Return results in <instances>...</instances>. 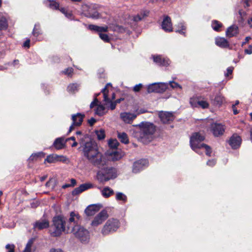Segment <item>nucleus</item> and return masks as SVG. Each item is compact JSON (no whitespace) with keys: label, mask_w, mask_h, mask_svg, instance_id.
Segmentation results:
<instances>
[{"label":"nucleus","mask_w":252,"mask_h":252,"mask_svg":"<svg viewBox=\"0 0 252 252\" xmlns=\"http://www.w3.org/2000/svg\"><path fill=\"white\" fill-rule=\"evenodd\" d=\"M81 140V148L84 157L93 164L100 165L102 161L103 155L98 151L96 143L89 136H84Z\"/></svg>","instance_id":"obj_1"},{"label":"nucleus","mask_w":252,"mask_h":252,"mask_svg":"<svg viewBox=\"0 0 252 252\" xmlns=\"http://www.w3.org/2000/svg\"><path fill=\"white\" fill-rule=\"evenodd\" d=\"M139 126L140 128L139 140L145 144L149 143L154 138V134L156 131L155 126L149 122H142Z\"/></svg>","instance_id":"obj_2"},{"label":"nucleus","mask_w":252,"mask_h":252,"mask_svg":"<svg viewBox=\"0 0 252 252\" xmlns=\"http://www.w3.org/2000/svg\"><path fill=\"white\" fill-rule=\"evenodd\" d=\"M204 139L205 137L204 135H201L198 132L194 133L190 138V145L191 149L197 153L198 152V149L204 148L206 151V155L210 157L212 153L210 147L204 143H201V142Z\"/></svg>","instance_id":"obj_3"},{"label":"nucleus","mask_w":252,"mask_h":252,"mask_svg":"<svg viewBox=\"0 0 252 252\" xmlns=\"http://www.w3.org/2000/svg\"><path fill=\"white\" fill-rule=\"evenodd\" d=\"M53 224L50 230V234L53 237L60 236L65 230V220L62 215L55 216L53 219Z\"/></svg>","instance_id":"obj_4"},{"label":"nucleus","mask_w":252,"mask_h":252,"mask_svg":"<svg viewBox=\"0 0 252 252\" xmlns=\"http://www.w3.org/2000/svg\"><path fill=\"white\" fill-rule=\"evenodd\" d=\"M72 232L75 237L78 238L81 242L85 243L88 242L90 235L87 229L80 225H75L72 227Z\"/></svg>","instance_id":"obj_5"},{"label":"nucleus","mask_w":252,"mask_h":252,"mask_svg":"<svg viewBox=\"0 0 252 252\" xmlns=\"http://www.w3.org/2000/svg\"><path fill=\"white\" fill-rule=\"evenodd\" d=\"M119 227V220L114 218L110 219L105 223L101 232L103 235H106L111 232L116 231Z\"/></svg>","instance_id":"obj_6"},{"label":"nucleus","mask_w":252,"mask_h":252,"mask_svg":"<svg viewBox=\"0 0 252 252\" xmlns=\"http://www.w3.org/2000/svg\"><path fill=\"white\" fill-rule=\"evenodd\" d=\"M82 13L86 17L96 19L99 18V14L95 9L93 5H83L82 6Z\"/></svg>","instance_id":"obj_7"},{"label":"nucleus","mask_w":252,"mask_h":252,"mask_svg":"<svg viewBox=\"0 0 252 252\" xmlns=\"http://www.w3.org/2000/svg\"><path fill=\"white\" fill-rule=\"evenodd\" d=\"M168 84L165 83H155L150 84L147 87V92L149 93H162L168 88Z\"/></svg>","instance_id":"obj_8"},{"label":"nucleus","mask_w":252,"mask_h":252,"mask_svg":"<svg viewBox=\"0 0 252 252\" xmlns=\"http://www.w3.org/2000/svg\"><path fill=\"white\" fill-rule=\"evenodd\" d=\"M105 89H102L101 91V93L103 94V101L105 102L104 105L107 106L108 109L113 110L116 108V105L123 101L124 98H120L114 101L111 100V99L108 97V95L105 93Z\"/></svg>","instance_id":"obj_9"},{"label":"nucleus","mask_w":252,"mask_h":252,"mask_svg":"<svg viewBox=\"0 0 252 252\" xmlns=\"http://www.w3.org/2000/svg\"><path fill=\"white\" fill-rule=\"evenodd\" d=\"M225 129V126L220 123H213L210 126V130L215 137H219L222 135Z\"/></svg>","instance_id":"obj_10"},{"label":"nucleus","mask_w":252,"mask_h":252,"mask_svg":"<svg viewBox=\"0 0 252 252\" xmlns=\"http://www.w3.org/2000/svg\"><path fill=\"white\" fill-rule=\"evenodd\" d=\"M109 217L107 211L105 210H102L94 219L91 225L94 227L97 226L101 224Z\"/></svg>","instance_id":"obj_11"},{"label":"nucleus","mask_w":252,"mask_h":252,"mask_svg":"<svg viewBox=\"0 0 252 252\" xmlns=\"http://www.w3.org/2000/svg\"><path fill=\"white\" fill-rule=\"evenodd\" d=\"M84 117L85 115L80 113L72 115L71 119L72 120V124L69 127L68 133L71 132L74 129V126H81Z\"/></svg>","instance_id":"obj_12"},{"label":"nucleus","mask_w":252,"mask_h":252,"mask_svg":"<svg viewBox=\"0 0 252 252\" xmlns=\"http://www.w3.org/2000/svg\"><path fill=\"white\" fill-rule=\"evenodd\" d=\"M49 221L46 219H42L36 221L33 224V229L34 231L41 230L49 227Z\"/></svg>","instance_id":"obj_13"},{"label":"nucleus","mask_w":252,"mask_h":252,"mask_svg":"<svg viewBox=\"0 0 252 252\" xmlns=\"http://www.w3.org/2000/svg\"><path fill=\"white\" fill-rule=\"evenodd\" d=\"M148 165V161L146 159H141L134 162L133 172L136 173L141 171Z\"/></svg>","instance_id":"obj_14"},{"label":"nucleus","mask_w":252,"mask_h":252,"mask_svg":"<svg viewBox=\"0 0 252 252\" xmlns=\"http://www.w3.org/2000/svg\"><path fill=\"white\" fill-rule=\"evenodd\" d=\"M162 29L166 32H170L173 31L171 19L168 16H164L161 23Z\"/></svg>","instance_id":"obj_15"},{"label":"nucleus","mask_w":252,"mask_h":252,"mask_svg":"<svg viewBox=\"0 0 252 252\" xmlns=\"http://www.w3.org/2000/svg\"><path fill=\"white\" fill-rule=\"evenodd\" d=\"M241 137L237 135H233L228 141V143L233 149L238 148L241 144Z\"/></svg>","instance_id":"obj_16"},{"label":"nucleus","mask_w":252,"mask_h":252,"mask_svg":"<svg viewBox=\"0 0 252 252\" xmlns=\"http://www.w3.org/2000/svg\"><path fill=\"white\" fill-rule=\"evenodd\" d=\"M159 117L161 121L164 124L170 123L174 119L173 114L168 112L160 113L159 114Z\"/></svg>","instance_id":"obj_17"},{"label":"nucleus","mask_w":252,"mask_h":252,"mask_svg":"<svg viewBox=\"0 0 252 252\" xmlns=\"http://www.w3.org/2000/svg\"><path fill=\"white\" fill-rule=\"evenodd\" d=\"M93 185L91 183H85L81 185L79 187L76 188L72 191L73 196L77 195L84 191L93 188Z\"/></svg>","instance_id":"obj_18"},{"label":"nucleus","mask_w":252,"mask_h":252,"mask_svg":"<svg viewBox=\"0 0 252 252\" xmlns=\"http://www.w3.org/2000/svg\"><path fill=\"white\" fill-rule=\"evenodd\" d=\"M153 58L154 62L159 65L167 66L170 63L168 59L162 58L160 55L153 56Z\"/></svg>","instance_id":"obj_19"},{"label":"nucleus","mask_w":252,"mask_h":252,"mask_svg":"<svg viewBox=\"0 0 252 252\" xmlns=\"http://www.w3.org/2000/svg\"><path fill=\"white\" fill-rule=\"evenodd\" d=\"M137 115L134 113L124 112L122 113L120 115L121 118L122 120L128 124L132 123L134 119L136 117Z\"/></svg>","instance_id":"obj_20"},{"label":"nucleus","mask_w":252,"mask_h":252,"mask_svg":"<svg viewBox=\"0 0 252 252\" xmlns=\"http://www.w3.org/2000/svg\"><path fill=\"white\" fill-rule=\"evenodd\" d=\"M107 155H108V158L113 161L118 160L123 157L122 152L117 150L107 151Z\"/></svg>","instance_id":"obj_21"},{"label":"nucleus","mask_w":252,"mask_h":252,"mask_svg":"<svg viewBox=\"0 0 252 252\" xmlns=\"http://www.w3.org/2000/svg\"><path fill=\"white\" fill-rule=\"evenodd\" d=\"M101 205L93 204L89 206L85 210V212L88 216H91L94 215L96 212H98Z\"/></svg>","instance_id":"obj_22"},{"label":"nucleus","mask_w":252,"mask_h":252,"mask_svg":"<svg viewBox=\"0 0 252 252\" xmlns=\"http://www.w3.org/2000/svg\"><path fill=\"white\" fill-rule=\"evenodd\" d=\"M65 158L63 156H59L56 154H52L48 156L45 159L44 162L48 163H54L58 161H64Z\"/></svg>","instance_id":"obj_23"},{"label":"nucleus","mask_w":252,"mask_h":252,"mask_svg":"<svg viewBox=\"0 0 252 252\" xmlns=\"http://www.w3.org/2000/svg\"><path fill=\"white\" fill-rule=\"evenodd\" d=\"M117 177L116 175L111 174L109 176L108 174H97L96 176V179L101 183H104L110 179H114Z\"/></svg>","instance_id":"obj_24"},{"label":"nucleus","mask_w":252,"mask_h":252,"mask_svg":"<svg viewBox=\"0 0 252 252\" xmlns=\"http://www.w3.org/2000/svg\"><path fill=\"white\" fill-rule=\"evenodd\" d=\"M215 44L222 48H228L229 46L228 41L225 38L219 36L215 38Z\"/></svg>","instance_id":"obj_25"},{"label":"nucleus","mask_w":252,"mask_h":252,"mask_svg":"<svg viewBox=\"0 0 252 252\" xmlns=\"http://www.w3.org/2000/svg\"><path fill=\"white\" fill-rule=\"evenodd\" d=\"M43 2L46 7L51 9H59L60 4L56 0H44Z\"/></svg>","instance_id":"obj_26"},{"label":"nucleus","mask_w":252,"mask_h":252,"mask_svg":"<svg viewBox=\"0 0 252 252\" xmlns=\"http://www.w3.org/2000/svg\"><path fill=\"white\" fill-rule=\"evenodd\" d=\"M238 33V28L235 25L229 27L226 31V35L228 37L235 36Z\"/></svg>","instance_id":"obj_27"},{"label":"nucleus","mask_w":252,"mask_h":252,"mask_svg":"<svg viewBox=\"0 0 252 252\" xmlns=\"http://www.w3.org/2000/svg\"><path fill=\"white\" fill-rule=\"evenodd\" d=\"M88 29L91 31L97 32L98 33L108 31L107 26L99 27L94 25H90L88 26Z\"/></svg>","instance_id":"obj_28"},{"label":"nucleus","mask_w":252,"mask_h":252,"mask_svg":"<svg viewBox=\"0 0 252 252\" xmlns=\"http://www.w3.org/2000/svg\"><path fill=\"white\" fill-rule=\"evenodd\" d=\"M149 13V12L148 10H142L140 13L132 17V20L136 22H139L142 20L144 17L148 16Z\"/></svg>","instance_id":"obj_29"},{"label":"nucleus","mask_w":252,"mask_h":252,"mask_svg":"<svg viewBox=\"0 0 252 252\" xmlns=\"http://www.w3.org/2000/svg\"><path fill=\"white\" fill-rule=\"evenodd\" d=\"M45 154L42 152L32 154L28 159L29 162L37 161L40 158L44 157Z\"/></svg>","instance_id":"obj_30"},{"label":"nucleus","mask_w":252,"mask_h":252,"mask_svg":"<svg viewBox=\"0 0 252 252\" xmlns=\"http://www.w3.org/2000/svg\"><path fill=\"white\" fill-rule=\"evenodd\" d=\"M80 219V217L78 214L74 212H70V217L68 219V222L70 223L69 225H71L72 223H73V225L75 223H78Z\"/></svg>","instance_id":"obj_31"},{"label":"nucleus","mask_w":252,"mask_h":252,"mask_svg":"<svg viewBox=\"0 0 252 252\" xmlns=\"http://www.w3.org/2000/svg\"><path fill=\"white\" fill-rule=\"evenodd\" d=\"M107 109H109L107 106L105 105V106H104L102 104L98 105L95 110V114L99 116H103L107 113Z\"/></svg>","instance_id":"obj_32"},{"label":"nucleus","mask_w":252,"mask_h":252,"mask_svg":"<svg viewBox=\"0 0 252 252\" xmlns=\"http://www.w3.org/2000/svg\"><path fill=\"white\" fill-rule=\"evenodd\" d=\"M64 137H61L57 138L54 141L53 145L55 147L58 149L60 150L63 149L64 146Z\"/></svg>","instance_id":"obj_33"},{"label":"nucleus","mask_w":252,"mask_h":252,"mask_svg":"<svg viewBox=\"0 0 252 252\" xmlns=\"http://www.w3.org/2000/svg\"><path fill=\"white\" fill-rule=\"evenodd\" d=\"M176 27V32H179V33L186 36L185 31L186 30V26H185V23L183 22L179 23Z\"/></svg>","instance_id":"obj_34"},{"label":"nucleus","mask_w":252,"mask_h":252,"mask_svg":"<svg viewBox=\"0 0 252 252\" xmlns=\"http://www.w3.org/2000/svg\"><path fill=\"white\" fill-rule=\"evenodd\" d=\"M211 99L214 105L219 106L221 105L224 100L223 97L220 94H216L214 99L211 98Z\"/></svg>","instance_id":"obj_35"},{"label":"nucleus","mask_w":252,"mask_h":252,"mask_svg":"<svg viewBox=\"0 0 252 252\" xmlns=\"http://www.w3.org/2000/svg\"><path fill=\"white\" fill-rule=\"evenodd\" d=\"M8 27V23L5 17L0 14V30H5Z\"/></svg>","instance_id":"obj_36"},{"label":"nucleus","mask_w":252,"mask_h":252,"mask_svg":"<svg viewBox=\"0 0 252 252\" xmlns=\"http://www.w3.org/2000/svg\"><path fill=\"white\" fill-rule=\"evenodd\" d=\"M118 137L123 143L126 144L129 143L127 135L125 132H119L118 133Z\"/></svg>","instance_id":"obj_37"},{"label":"nucleus","mask_w":252,"mask_h":252,"mask_svg":"<svg viewBox=\"0 0 252 252\" xmlns=\"http://www.w3.org/2000/svg\"><path fill=\"white\" fill-rule=\"evenodd\" d=\"M114 191L112 189L108 187H105L102 190L101 193L103 196L107 198L110 197L114 193Z\"/></svg>","instance_id":"obj_38"},{"label":"nucleus","mask_w":252,"mask_h":252,"mask_svg":"<svg viewBox=\"0 0 252 252\" xmlns=\"http://www.w3.org/2000/svg\"><path fill=\"white\" fill-rule=\"evenodd\" d=\"M209 106L208 102L204 98H201L199 97V101L198 102V107H200L203 109L208 108Z\"/></svg>","instance_id":"obj_39"},{"label":"nucleus","mask_w":252,"mask_h":252,"mask_svg":"<svg viewBox=\"0 0 252 252\" xmlns=\"http://www.w3.org/2000/svg\"><path fill=\"white\" fill-rule=\"evenodd\" d=\"M108 144L109 147L112 149V151L116 150V149L117 148L119 145V143L116 139H110L108 141Z\"/></svg>","instance_id":"obj_40"},{"label":"nucleus","mask_w":252,"mask_h":252,"mask_svg":"<svg viewBox=\"0 0 252 252\" xmlns=\"http://www.w3.org/2000/svg\"><path fill=\"white\" fill-rule=\"evenodd\" d=\"M222 26V24L217 20H213L212 22V27L215 31L219 32L220 31V28Z\"/></svg>","instance_id":"obj_41"},{"label":"nucleus","mask_w":252,"mask_h":252,"mask_svg":"<svg viewBox=\"0 0 252 252\" xmlns=\"http://www.w3.org/2000/svg\"><path fill=\"white\" fill-rule=\"evenodd\" d=\"M32 33L34 36H38L39 34H41L40 25L39 23H36L35 24Z\"/></svg>","instance_id":"obj_42"},{"label":"nucleus","mask_w":252,"mask_h":252,"mask_svg":"<svg viewBox=\"0 0 252 252\" xmlns=\"http://www.w3.org/2000/svg\"><path fill=\"white\" fill-rule=\"evenodd\" d=\"M79 88V85L77 83H72L70 84L67 87V91L70 93H73L77 91Z\"/></svg>","instance_id":"obj_43"},{"label":"nucleus","mask_w":252,"mask_h":252,"mask_svg":"<svg viewBox=\"0 0 252 252\" xmlns=\"http://www.w3.org/2000/svg\"><path fill=\"white\" fill-rule=\"evenodd\" d=\"M95 133L98 140H102L105 137V131L103 129H101L99 130H96Z\"/></svg>","instance_id":"obj_44"},{"label":"nucleus","mask_w":252,"mask_h":252,"mask_svg":"<svg viewBox=\"0 0 252 252\" xmlns=\"http://www.w3.org/2000/svg\"><path fill=\"white\" fill-rule=\"evenodd\" d=\"M199 97H192L190 99L189 103L192 107H198V102Z\"/></svg>","instance_id":"obj_45"},{"label":"nucleus","mask_w":252,"mask_h":252,"mask_svg":"<svg viewBox=\"0 0 252 252\" xmlns=\"http://www.w3.org/2000/svg\"><path fill=\"white\" fill-rule=\"evenodd\" d=\"M116 199L118 200H122L126 202L127 200V197L122 192H118L116 194Z\"/></svg>","instance_id":"obj_46"},{"label":"nucleus","mask_w":252,"mask_h":252,"mask_svg":"<svg viewBox=\"0 0 252 252\" xmlns=\"http://www.w3.org/2000/svg\"><path fill=\"white\" fill-rule=\"evenodd\" d=\"M100 93L98 94H94V100L91 103L90 107V108H93L95 106H96L97 104V103L98 102V100L97 98V97L99 95Z\"/></svg>","instance_id":"obj_47"},{"label":"nucleus","mask_w":252,"mask_h":252,"mask_svg":"<svg viewBox=\"0 0 252 252\" xmlns=\"http://www.w3.org/2000/svg\"><path fill=\"white\" fill-rule=\"evenodd\" d=\"M99 37L104 41L108 42L110 40V38L107 34L105 33H102V32H100L99 33Z\"/></svg>","instance_id":"obj_48"},{"label":"nucleus","mask_w":252,"mask_h":252,"mask_svg":"<svg viewBox=\"0 0 252 252\" xmlns=\"http://www.w3.org/2000/svg\"><path fill=\"white\" fill-rule=\"evenodd\" d=\"M169 85H170V86L172 88V89H182V87L179 84H178L176 82H175L174 81H170L169 82Z\"/></svg>","instance_id":"obj_49"},{"label":"nucleus","mask_w":252,"mask_h":252,"mask_svg":"<svg viewBox=\"0 0 252 252\" xmlns=\"http://www.w3.org/2000/svg\"><path fill=\"white\" fill-rule=\"evenodd\" d=\"M76 138L77 140L79 141L80 144H81V138L84 136H89L88 135H84L82 133V132L80 131H78L76 132Z\"/></svg>","instance_id":"obj_50"},{"label":"nucleus","mask_w":252,"mask_h":252,"mask_svg":"<svg viewBox=\"0 0 252 252\" xmlns=\"http://www.w3.org/2000/svg\"><path fill=\"white\" fill-rule=\"evenodd\" d=\"M5 248L8 250L7 252H14L15 246L13 244L6 245Z\"/></svg>","instance_id":"obj_51"},{"label":"nucleus","mask_w":252,"mask_h":252,"mask_svg":"<svg viewBox=\"0 0 252 252\" xmlns=\"http://www.w3.org/2000/svg\"><path fill=\"white\" fill-rule=\"evenodd\" d=\"M33 244V240H30L28 243L26 245V248L25 249V250H30L31 251V248L32 246V245Z\"/></svg>","instance_id":"obj_52"},{"label":"nucleus","mask_w":252,"mask_h":252,"mask_svg":"<svg viewBox=\"0 0 252 252\" xmlns=\"http://www.w3.org/2000/svg\"><path fill=\"white\" fill-rule=\"evenodd\" d=\"M142 87L143 85L141 83L137 84L134 86L133 90L135 92H138L141 90Z\"/></svg>","instance_id":"obj_53"},{"label":"nucleus","mask_w":252,"mask_h":252,"mask_svg":"<svg viewBox=\"0 0 252 252\" xmlns=\"http://www.w3.org/2000/svg\"><path fill=\"white\" fill-rule=\"evenodd\" d=\"M73 69L72 67H68V68L65 69L63 71V73L66 75H70L73 72Z\"/></svg>","instance_id":"obj_54"},{"label":"nucleus","mask_w":252,"mask_h":252,"mask_svg":"<svg viewBox=\"0 0 252 252\" xmlns=\"http://www.w3.org/2000/svg\"><path fill=\"white\" fill-rule=\"evenodd\" d=\"M216 163V160L215 159H210L207 162V164L210 166H213L215 165Z\"/></svg>","instance_id":"obj_55"},{"label":"nucleus","mask_w":252,"mask_h":252,"mask_svg":"<svg viewBox=\"0 0 252 252\" xmlns=\"http://www.w3.org/2000/svg\"><path fill=\"white\" fill-rule=\"evenodd\" d=\"M246 54L251 55L252 54V45H249L248 49H246L244 51Z\"/></svg>","instance_id":"obj_56"},{"label":"nucleus","mask_w":252,"mask_h":252,"mask_svg":"<svg viewBox=\"0 0 252 252\" xmlns=\"http://www.w3.org/2000/svg\"><path fill=\"white\" fill-rule=\"evenodd\" d=\"M23 46L25 48H29L30 47V40L27 39L26 41L23 43Z\"/></svg>","instance_id":"obj_57"},{"label":"nucleus","mask_w":252,"mask_h":252,"mask_svg":"<svg viewBox=\"0 0 252 252\" xmlns=\"http://www.w3.org/2000/svg\"><path fill=\"white\" fill-rule=\"evenodd\" d=\"M96 122V120L94 118H91L88 120V123L90 126H93Z\"/></svg>","instance_id":"obj_58"},{"label":"nucleus","mask_w":252,"mask_h":252,"mask_svg":"<svg viewBox=\"0 0 252 252\" xmlns=\"http://www.w3.org/2000/svg\"><path fill=\"white\" fill-rule=\"evenodd\" d=\"M233 68L232 67H229L227 69V73L225 74V76H228L232 73Z\"/></svg>","instance_id":"obj_59"},{"label":"nucleus","mask_w":252,"mask_h":252,"mask_svg":"<svg viewBox=\"0 0 252 252\" xmlns=\"http://www.w3.org/2000/svg\"><path fill=\"white\" fill-rule=\"evenodd\" d=\"M251 39V37L250 36H247L245 39V41L242 43V46H243L247 42H248L250 39Z\"/></svg>","instance_id":"obj_60"},{"label":"nucleus","mask_w":252,"mask_h":252,"mask_svg":"<svg viewBox=\"0 0 252 252\" xmlns=\"http://www.w3.org/2000/svg\"><path fill=\"white\" fill-rule=\"evenodd\" d=\"M50 252H63L60 249H51L50 251Z\"/></svg>","instance_id":"obj_61"},{"label":"nucleus","mask_w":252,"mask_h":252,"mask_svg":"<svg viewBox=\"0 0 252 252\" xmlns=\"http://www.w3.org/2000/svg\"><path fill=\"white\" fill-rule=\"evenodd\" d=\"M64 15L66 17L69 19H71L72 14L70 12H68L67 11L65 13Z\"/></svg>","instance_id":"obj_62"},{"label":"nucleus","mask_w":252,"mask_h":252,"mask_svg":"<svg viewBox=\"0 0 252 252\" xmlns=\"http://www.w3.org/2000/svg\"><path fill=\"white\" fill-rule=\"evenodd\" d=\"M109 86H111V83H107L106 84V85L105 86V87L103 88V89H106L105 90V93L107 94H108V90L107 89V87H108Z\"/></svg>","instance_id":"obj_63"},{"label":"nucleus","mask_w":252,"mask_h":252,"mask_svg":"<svg viewBox=\"0 0 252 252\" xmlns=\"http://www.w3.org/2000/svg\"><path fill=\"white\" fill-rule=\"evenodd\" d=\"M76 184V181L75 179H71V184L70 186L71 187H74Z\"/></svg>","instance_id":"obj_64"}]
</instances>
